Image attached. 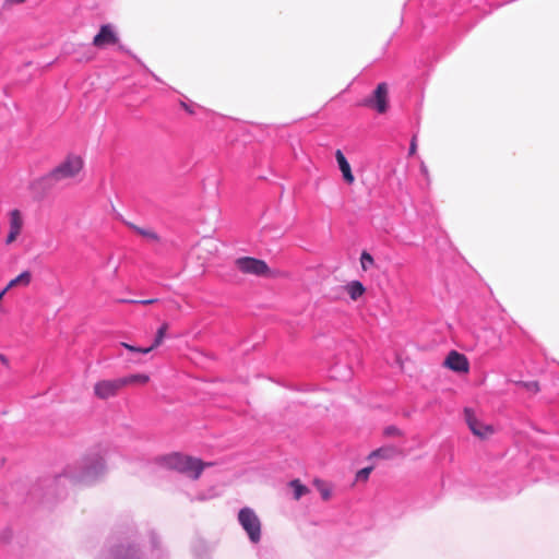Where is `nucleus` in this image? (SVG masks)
I'll return each instance as SVG.
<instances>
[{"mask_svg":"<svg viewBox=\"0 0 559 559\" xmlns=\"http://www.w3.org/2000/svg\"><path fill=\"white\" fill-rule=\"evenodd\" d=\"M364 105L376 109L379 114H384L388 110L386 84L380 83L374 90L373 94L364 100Z\"/></svg>","mask_w":559,"mask_h":559,"instance_id":"6e6552de","label":"nucleus"},{"mask_svg":"<svg viewBox=\"0 0 559 559\" xmlns=\"http://www.w3.org/2000/svg\"><path fill=\"white\" fill-rule=\"evenodd\" d=\"M136 558V550L133 548H128L124 550V554L119 552L116 557V559H135Z\"/></svg>","mask_w":559,"mask_h":559,"instance_id":"a878e982","label":"nucleus"},{"mask_svg":"<svg viewBox=\"0 0 559 559\" xmlns=\"http://www.w3.org/2000/svg\"><path fill=\"white\" fill-rule=\"evenodd\" d=\"M465 421L474 436L486 439L495 433L492 425L484 423L473 408L464 409Z\"/></svg>","mask_w":559,"mask_h":559,"instance_id":"20e7f679","label":"nucleus"},{"mask_svg":"<svg viewBox=\"0 0 559 559\" xmlns=\"http://www.w3.org/2000/svg\"><path fill=\"white\" fill-rule=\"evenodd\" d=\"M121 346H123L124 348H127L130 352L142 353V354H147V353H150L153 349V347H146V348L135 347V346L130 345L128 343H121Z\"/></svg>","mask_w":559,"mask_h":559,"instance_id":"4be33fe9","label":"nucleus"},{"mask_svg":"<svg viewBox=\"0 0 559 559\" xmlns=\"http://www.w3.org/2000/svg\"><path fill=\"white\" fill-rule=\"evenodd\" d=\"M105 471V464L103 460L98 459L91 465L84 467V471L79 476V481L82 484H90L100 476Z\"/></svg>","mask_w":559,"mask_h":559,"instance_id":"9b49d317","label":"nucleus"},{"mask_svg":"<svg viewBox=\"0 0 559 559\" xmlns=\"http://www.w3.org/2000/svg\"><path fill=\"white\" fill-rule=\"evenodd\" d=\"M314 485L324 500H329L331 498L332 490L328 484L317 479L314 480Z\"/></svg>","mask_w":559,"mask_h":559,"instance_id":"a211bd4d","label":"nucleus"},{"mask_svg":"<svg viewBox=\"0 0 559 559\" xmlns=\"http://www.w3.org/2000/svg\"><path fill=\"white\" fill-rule=\"evenodd\" d=\"M136 304H141V305H152L154 302H156V299H144V300H136L135 301Z\"/></svg>","mask_w":559,"mask_h":559,"instance_id":"cd10ccee","label":"nucleus"},{"mask_svg":"<svg viewBox=\"0 0 559 559\" xmlns=\"http://www.w3.org/2000/svg\"><path fill=\"white\" fill-rule=\"evenodd\" d=\"M335 159L337 162L338 168L342 173L343 179L346 183L352 185L355 181V177L352 173V168L349 163L347 162L345 155L341 150L335 152Z\"/></svg>","mask_w":559,"mask_h":559,"instance_id":"ddd939ff","label":"nucleus"},{"mask_svg":"<svg viewBox=\"0 0 559 559\" xmlns=\"http://www.w3.org/2000/svg\"><path fill=\"white\" fill-rule=\"evenodd\" d=\"M83 158L78 155H69L56 168H53L43 180L58 182L76 177L83 169Z\"/></svg>","mask_w":559,"mask_h":559,"instance_id":"f03ea898","label":"nucleus"},{"mask_svg":"<svg viewBox=\"0 0 559 559\" xmlns=\"http://www.w3.org/2000/svg\"><path fill=\"white\" fill-rule=\"evenodd\" d=\"M162 464L167 468L186 474L192 479H198L203 469L212 465V463L202 462L200 459L180 453H173L164 456L162 459Z\"/></svg>","mask_w":559,"mask_h":559,"instance_id":"f257e3e1","label":"nucleus"},{"mask_svg":"<svg viewBox=\"0 0 559 559\" xmlns=\"http://www.w3.org/2000/svg\"><path fill=\"white\" fill-rule=\"evenodd\" d=\"M8 3L10 4H22L24 3L26 0H5Z\"/></svg>","mask_w":559,"mask_h":559,"instance_id":"c85d7f7f","label":"nucleus"},{"mask_svg":"<svg viewBox=\"0 0 559 559\" xmlns=\"http://www.w3.org/2000/svg\"><path fill=\"white\" fill-rule=\"evenodd\" d=\"M238 521L251 543H259L261 539V521L257 513L250 508H242L238 513Z\"/></svg>","mask_w":559,"mask_h":559,"instance_id":"7ed1b4c3","label":"nucleus"},{"mask_svg":"<svg viewBox=\"0 0 559 559\" xmlns=\"http://www.w3.org/2000/svg\"><path fill=\"white\" fill-rule=\"evenodd\" d=\"M25 219L23 213L13 209L8 212V234L4 238L5 246H12L16 242L24 229Z\"/></svg>","mask_w":559,"mask_h":559,"instance_id":"39448f33","label":"nucleus"},{"mask_svg":"<svg viewBox=\"0 0 559 559\" xmlns=\"http://www.w3.org/2000/svg\"><path fill=\"white\" fill-rule=\"evenodd\" d=\"M132 228L141 236L150 239V240H153V241H157L158 240V236L152 231V230H146V229H142L140 227H136V226H132Z\"/></svg>","mask_w":559,"mask_h":559,"instance_id":"aec40b11","label":"nucleus"},{"mask_svg":"<svg viewBox=\"0 0 559 559\" xmlns=\"http://www.w3.org/2000/svg\"><path fill=\"white\" fill-rule=\"evenodd\" d=\"M361 266L364 270H367L370 265L373 264V258L367 253L364 252L360 258Z\"/></svg>","mask_w":559,"mask_h":559,"instance_id":"393cba45","label":"nucleus"},{"mask_svg":"<svg viewBox=\"0 0 559 559\" xmlns=\"http://www.w3.org/2000/svg\"><path fill=\"white\" fill-rule=\"evenodd\" d=\"M416 147H417V145H416V138L414 136V138L412 139V142H411L409 153H411V154H415V152H416Z\"/></svg>","mask_w":559,"mask_h":559,"instance_id":"bb28decb","label":"nucleus"},{"mask_svg":"<svg viewBox=\"0 0 559 559\" xmlns=\"http://www.w3.org/2000/svg\"><path fill=\"white\" fill-rule=\"evenodd\" d=\"M372 469H373V466H368V467L361 468L356 474V480L366 481L369 478V475L372 472Z\"/></svg>","mask_w":559,"mask_h":559,"instance_id":"412c9836","label":"nucleus"},{"mask_svg":"<svg viewBox=\"0 0 559 559\" xmlns=\"http://www.w3.org/2000/svg\"><path fill=\"white\" fill-rule=\"evenodd\" d=\"M119 40L112 25L105 24L100 26L98 34L93 39V45L97 48H105L108 45H115Z\"/></svg>","mask_w":559,"mask_h":559,"instance_id":"1a4fd4ad","label":"nucleus"},{"mask_svg":"<svg viewBox=\"0 0 559 559\" xmlns=\"http://www.w3.org/2000/svg\"><path fill=\"white\" fill-rule=\"evenodd\" d=\"M236 267L243 274L266 276L270 273L267 264L260 259L242 257L235 261Z\"/></svg>","mask_w":559,"mask_h":559,"instance_id":"423d86ee","label":"nucleus"},{"mask_svg":"<svg viewBox=\"0 0 559 559\" xmlns=\"http://www.w3.org/2000/svg\"><path fill=\"white\" fill-rule=\"evenodd\" d=\"M1 361L7 362V359L3 356H1Z\"/></svg>","mask_w":559,"mask_h":559,"instance_id":"c756f323","label":"nucleus"},{"mask_svg":"<svg viewBox=\"0 0 559 559\" xmlns=\"http://www.w3.org/2000/svg\"><path fill=\"white\" fill-rule=\"evenodd\" d=\"M289 486L294 490V498L299 500L302 496L309 492V489L302 485L298 479L292 480Z\"/></svg>","mask_w":559,"mask_h":559,"instance_id":"f3484780","label":"nucleus"},{"mask_svg":"<svg viewBox=\"0 0 559 559\" xmlns=\"http://www.w3.org/2000/svg\"><path fill=\"white\" fill-rule=\"evenodd\" d=\"M444 366L455 372L466 373L469 370V362L465 355L452 350L444 360Z\"/></svg>","mask_w":559,"mask_h":559,"instance_id":"9d476101","label":"nucleus"},{"mask_svg":"<svg viewBox=\"0 0 559 559\" xmlns=\"http://www.w3.org/2000/svg\"><path fill=\"white\" fill-rule=\"evenodd\" d=\"M122 384V388L127 385H143L146 384L150 380V377L144 373L130 374L127 377L119 378Z\"/></svg>","mask_w":559,"mask_h":559,"instance_id":"2eb2a0df","label":"nucleus"},{"mask_svg":"<svg viewBox=\"0 0 559 559\" xmlns=\"http://www.w3.org/2000/svg\"><path fill=\"white\" fill-rule=\"evenodd\" d=\"M383 435L385 437H401V436H403L402 431L399 428L394 427V426L386 427L383 430Z\"/></svg>","mask_w":559,"mask_h":559,"instance_id":"b1692460","label":"nucleus"},{"mask_svg":"<svg viewBox=\"0 0 559 559\" xmlns=\"http://www.w3.org/2000/svg\"><path fill=\"white\" fill-rule=\"evenodd\" d=\"M32 273L31 271H24L19 274L16 277L12 278L7 284V289L11 290L15 287H27L32 282Z\"/></svg>","mask_w":559,"mask_h":559,"instance_id":"4468645a","label":"nucleus"},{"mask_svg":"<svg viewBox=\"0 0 559 559\" xmlns=\"http://www.w3.org/2000/svg\"><path fill=\"white\" fill-rule=\"evenodd\" d=\"M120 379H103L97 381L93 386L94 396L98 400H108L118 395L122 390Z\"/></svg>","mask_w":559,"mask_h":559,"instance_id":"0eeeda50","label":"nucleus"},{"mask_svg":"<svg viewBox=\"0 0 559 559\" xmlns=\"http://www.w3.org/2000/svg\"><path fill=\"white\" fill-rule=\"evenodd\" d=\"M121 346H123L124 348H127L130 352L142 353V354H147V353H150L153 349V347H146V348L135 347V346L130 345L128 343H121Z\"/></svg>","mask_w":559,"mask_h":559,"instance_id":"5701e85b","label":"nucleus"},{"mask_svg":"<svg viewBox=\"0 0 559 559\" xmlns=\"http://www.w3.org/2000/svg\"><path fill=\"white\" fill-rule=\"evenodd\" d=\"M400 456H405V453L402 449L395 445H384L374 451H372L368 455V460H394Z\"/></svg>","mask_w":559,"mask_h":559,"instance_id":"f8f14e48","label":"nucleus"},{"mask_svg":"<svg viewBox=\"0 0 559 559\" xmlns=\"http://www.w3.org/2000/svg\"><path fill=\"white\" fill-rule=\"evenodd\" d=\"M345 289L353 300H357L365 293L364 285L358 281H353L348 283Z\"/></svg>","mask_w":559,"mask_h":559,"instance_id":"dca6fc26","label":"nucleus"},{"mask_svg":"<svg viewBox=\"0 0 559 559\" xmlns=\"http://www.w3.org/2000/svg\"><path fill=\"white\" fill-rule=\"evenodd\" d=\"M168 330V323L164 322L160 328L157 330V333H156V336H155V340H154V343L151 347H153V349L157 346H159L164 338H165V335H166V332Z\"/></svg>","mask_w":559,"mask_h":559,"instance_id":"6ab92c4d","label":"nucleus"}]
</instances>
